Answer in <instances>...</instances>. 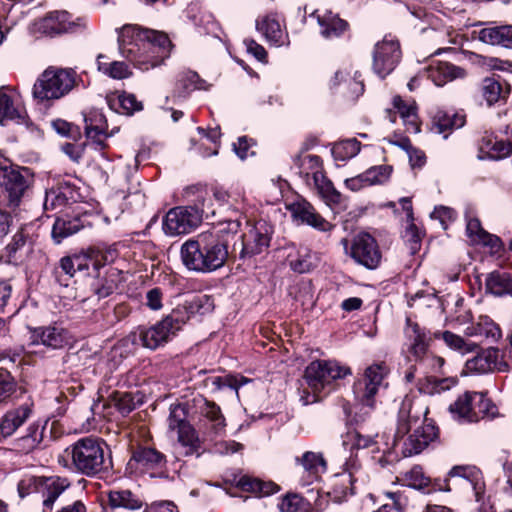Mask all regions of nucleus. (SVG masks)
Wrapping results in <instances>:
<instances>
[{
  "label": "nucleus",
  "instance_id": "f257e3e1",
  "mask_svg": "<svg viewBox=\"0 0 512 512\" xmlns=\"http://www.w3.org/2000/svg\"><path fill=\"white\" fill-rule=\"evenodd\" d=\"M117 32L120 54L141 71L161 65L170 56L171 41L163 32L134 24H125Z\"/></svg>",
  "mask_w": 512,
  "mask_h": 512
},
{
  "label": "nucleus",
  "instance_id": "f03ea898",
  "mask_svg": "<svg viewBox=\"0 0 512 512\" xmlns=\"http://www.w3.org/2000/svg\"><path fill=\"white\" fill-rule=\"evenodd\" d=\"M239 227L238 220H229L224 228L203 232L196 239L187 240L181 246L183 264L189 270L203 273L221 268L229 256L228 241L221 234L223 232L235 234Z\"/></svg>",
  "mask_w": 512,
  "mask_h": 512
},
{
  "label": "nucleus",
  "instance_id": "7ed1b4c3",
  "mask_svg": "<svg viewBox=\"0 0 512 512\" xmlns=\"http://www.w3.org/2000/svg\"><path fill=\"white\" fill-rule=\"evenodd\" d=\"M428 409L420 402L406 396L399 408L394 447H401L405 457L419 454L437 437V427L423 421Z\"/></svg>",
  "mask_w": 512,
  "mask_h": 512
},
{
  "label": "nucleus",
  "instance_id": "20e7f679",
  "mask_svg": "<svg viewBox=\"0 0 512 512\" xmlns=\"http://www.w3.org/2000/svg\"><path fill=\"white\" fill-rule=\"evenodd\" d=\"M187 320L185 309L178 307L156 324L138 327L129 335V339L134 345L155 350L170 341Z\"/></svg>",
  "mask_w": 512,
  "mask_h": 512
},
{
  "label": "nucleus",
  "instance_id": "39448f33",
  "mask_svg": "<svg viewBox=\"0 0 512 512\" xmlns=\"http://www.w3.org/2000/svg\"><path fill=\"white\" fill-rule=\"evenodd\" d=\"M79 75L72 68H47L33 86V96L40 101L57 100L78 86Z\"/></svg>",
  "mask_w": 512,
  "mask_h": 512
},
{
  "label": "nucleus",
  "instance_id": "423d86ee",
  "mask_svg": "<svg viewBox=\"0 0 512 512\" xmlns=\"http://www.w3.org/2000/svg\"><path fill=\"white\" fill-rule=\"evenodd\" d=\"M104 443L96 437L87 436L66 448L74 468L86 475L94 476L105 469Z\"/></svg>",
  "mask_w": 512,
  "mask_h": 512
},
{
  "label": "nucleus",
  "instance_id": "0eeeda50",
  "mask_svg": "<svg viewBox=\"0 0 512 512\" xmlns=\"http://www.w3.org/2000/svg\"><path fill=\"white\" fill-rule=\"evenodd\" d=\"M452 418L459 423H475L488 417L494 418L497 407L479 392H465L449 406Z\"/></svg>",
  "mask_w": 512,
  "mask_h": 512
},
{
  "label": "nucleus",
  "instance_id": "6e6552de",
  "mask_svg": "<svg viewBox=\"0 0 512 512\" xmlns=\"http://www.w3.org/2000/svg\"><path fill=\"white\" fill-rule=\"evenodd\" d=\"M86 25L85 19H73L67 11L56 10L35 19L30 25V31L34 35L52 38L66 33L79 32L86 28Z\"/></svg>",
  "mask_w": 512,
  "mask_h": 512
},
{
  "label": "nucleus",
  "instance_id": "1a4fd4ad",
  "mask_svg": "<svg viewBox=\"0 0 512 512\" xmlns=\"http://www.w3.org/2000/svg\"><path fill=\"white\" fill-rule=\"evenodd\" d=\"M349 374H351L350 369L335 360H316L306 367L304 378L314 394H320L331 391L335 380Z\"/></svg>",
  "mask_w": 512,
  "mask_h": 512
},
{
  "label": "nucleus",
  "instance_id": "9d476101",
  "mask_svg": "<svg viewBox=\"0 0 512 512\" xmlns=\"http://www.w3.org/2000/svg\"><path fill=\"white\" fill-rule=\"evenodd\" d=\"M388 373L389 368L384 362L374 363L368 366L363 376L355 382L354 393L364 407H374L376 396L388 386L385 381Z\"/></svg>",
  "mask_w": 512,
  "mask_h": 512
},
{
  "label": "nucleus",
  "instance_id": "9b49d317",
  "mask_svg": "<svg viewBox=\"0 0 512 512\" xmlns=\"http://www.w3.org/2000/svg\"><path fill=\"white\" fill-rule=\"evenodd\" d=\"M205 213L204 200L194 206H179L170 209L164 220L163 230L166 235L188 234L198 227Z\"/></svg>",
  "mask_w": 512,
  "mask_h": 512
},
{
  "label": "nucleus",
  "instance_id": "f8f14e48",
  "mask_svg": "<svg viewBox=\"0 0 512 512\" xmlns=\"http://www.w3.org/2000/svg\"><path fill=\"white\" fill-rule=\"evenodd\" d=\"M0 187L3 189L7 207L15 210L28 187L26 178L21 172L0 156Z\"/></svg>",
  "mask_w": 512,
  "mask_h": 512
},
{
  "label": "nucleus",
  "instance_id": "ddd939ff",
  "mask_svg": "<svg viewBox=\"0 0 512 512\" xmlns=\"http://www.w3.org/2000/svg\"><path fill=\"white\" fill-rule=\"evenodd\" d=\"M399 42L391 35L385 36L377 42L373 51V70L380 77L385 78L398 65L401 59Z\"/></svg>",
  "mask_w": 512,
  "mask_h": 512
},
{
  "label": "nucleus",
  "instance_id": "4468645a",
  "mask_svg": "<svg viewBox=\"0 0 512 512\" xmlns=\"http://www.w3.org/2000/svg\"><path fill=\"white\" fill-rule=\"evenodd\" d=\"M273 226L265 220L248 224V231L242 236L240 257H253L264 252L270 245Z\"/></svg>",
  "mask_w": 512,
  "mask_h": 512
},
{
  "label": "nucleus",
  "instance_id": "2eb2a0df",
  "mask_svg": "<svg viewBox=\"0 0 512 512\" xmlns=\"http://www.w3.org/2000/svg\"><path fill=\"white\" fill-rule=\"evenodd\" d=\"M286 209L298 225H308L321 232H327L333 228V225L324 219L313 205L304 198L297 197L293 201L287 202Z\"/></svg>",
  "mask_w": 512,
  "mask_h": 512
},
{
  "label": "nucleus",
  "instance_id": "dca6fc26",
  "mask_svg": "<svg viewBox=\"0 0 512 512\" xmlns=\"http://www.w3.org/2000/svg\"><path fill=\"white\" fill-rule=\"evenodd\" d=\"M350 256L367 269H375L381 262V252L376 240L368 233H359L353 239Z\"/></svg>",
  "mask_w": 512,
  "mask_h": 512
},
{
  "label": "nucleus",
  "instance_id": "f3484780",
  "mask_svg": "<svg viewBox=\"0 0 512 512\" xmlns=\"http://www.w3.org/2000/svg\"><path fill=\"white\" fill-rule=\"evenodd\" d=\"M497 370L506 372L509 365L503 360L502 354L498 348L490 347L477 353L473 358L468 359L465 363V371L467 373H487Z\"/></svg>",
  "mask_w": 512,
  "mask_h": 512
},
{
  "label": "nucleus",
  "instance_id": "a211bd4d",
  "mask_svg": "<svg viewBox=\"0 0 512 512\" xmlns=\"http://www.w3.org/2000/svg\"><path fill=\"white\" fill-rule=\"evenodd\" d=\"M166 457L152 447H137L127 463V469L134 473H147L165 466Z\"/></svg>",
  "mask_w": 512,
  "mask_h": 512
},
{
  "label": "nucleus",
  "instance_id": "6ab92c4d",
  "mask_svg": "<svg viewBox=\"0 0 512 512\" xmlns=\"http://www.w3.org/2000/svg\"><path fill=\"white\" fill-rule=\"evenodd\" d=\"M31 345H43L50 349H62L70 342L68 331L59 325L37 327L30 332Z\"/></svg>",
  "mask_w": 512,
  "mask_h": 512
},
{
  "label": "nucleus",
  "instance_id": "aec40b11",
  "mask_svg": "<svg viewBox=\"0 0 512 512\" xmlns=\"http://www.w3.org/2000/svg\"><path fill=\"white\" fill-rule=\"evenodd\" d=\"M33 403L8 410L0 420V442L13 435L33 414Z\"/></svg>",
  "mask_w": 512,
  "mask_h": 512
},
{
  "label": "nucleus",
  "instance_id": "412c9836",
  "mask_svg": "<svg viewBox=\"0 0 512 512\" xmlns=\"http://www.w3.org/2000/svg\"><path fill=\"white\" fill-rule=\"evenodd\" d=\"M37 484L43 498V512H52L55 501L70 486L67 478L59 476L41 477Z\"/></svg>",
  "mask_w": 512,
  "mask_h": 512
},
{
  "label": "nucleus",
  "instance_id": "4be33fe9",
  "mask_svg": "<svg viewBox=\"0 0 512 512\" xmlns=\"http://www.w3.org/2000/svg\"><path fill=\"white\" fill-rule=\"evenodd\" d=\"M84 121L86 137L91 141V145L96 150L104 149L108 134L106 132L107 122L103 113L97 110L90 111L84 116Z\"/></svg>",
  "mask_w": 512,
  "mask_h": 512
},
{
  "label": "nucleus",
  "instance_id": "5701e85b",
  "mask_svg": "<svg viewBox=\"0 0 512 512\" xmlns=\"http://www.w3.org/2000/svg\"><path fill=\"white\" fill-rule=\"evenodd\" d=\"M483 147H485L491 158L501 159L512 153V126L507 125L500 134L494 135L492 132H485L482 137Z\"/></svg>",
  "mask_w": 512,
  "mask_h": 512
},
{
  "label": "nucleus",
  "instance_id": "b1692460",
  "mask_svg": "<svg viewBox=\"0 0 512 512\" xmlns=\"http://www.w3.org/2000/svg\"><path fill=\"white\" fill-rule=\"evenodd\" d=\"M311 17L316 18L320 34L325 39L340 37L348 29V23L345 20L327 9H318L311 14Z\"/></svg>",
  "mask_w": 512,
  "mask_h": 512
},
{
  "label": "nucleus",
  "instance_id": "393cba45",
  "mask_svg": "<svg viewBox=\"0 0 512 512\" xmlns=\"http://www.w3.org/2000/svg\"><path fill=\"white\" fill-rule=\"evenodd\" d=\"M78 196L73 185L60 183L46 192L43 206L46 211L62 209L70 203H75Z\"/></svg>",
  "mask_w": 512,
  "mask_h": 512
},
{
  "label": "nucleus",
  "instance_id": "a878e982",
  "mask_svg": "<svg viewBox=\"0 0 512 512\" xmlns=\"http://www.w3.org/2000/svg\"><path fill=\"white\" fill-rule=\"evenodd\" d=\"M114 257L115 252L113 250L103 252L96 249H88L82 254L72 256L77 272L83 274H85L90 267H92L94 271H98L106 263L112 262Z\"/></svg>",
  "mask_w": 512,
  "mask_h": 512
},
{
  "label": "nucleus",
  "instance_id": "bb28decb",
  "mask_svg": "<svg viewBox=\"0 0 512 512\" xmlns=\"http://www.w3.org/2000/svg\"><path fill=\"white\" fill-rule=\"evenodd\" d=\"M426 74L427 78L439 87L455 79L464 78L466 75L464 69L448 62H432Z\"/></svg>",
  "mask_w": 512,
  "mask_h": 512
},
{
  "label": "nucleus",
  "instance_id": "cd10ccee",
  "mask_svg": "<svg viewBox=\"0 0 512 512\" xmlns=\"http://www.w3.org/2000/svg\"><path fill=\"white\" fill-rule=\"evenodd\" d=\"M465 335L477 337L495 342L502 337V331L497 323L489 316L480 315L476 320L472 321L465 330Z\"/></svg>",
  "mask_w": 512,
  "mask_h": 512
},
{
  "label": "nucleus",
  "instance_id": "c85d7f7f",
  "mask_svg": "<svg viewBox=\"0 0 512 512\" xmlns=\"http://www.w3.org/2000/svg\"><path fill=\"white\" fill-rule=\"evenodd\" d=\"M466 234L472 244L490 247L493 252L501 248L500 238L485 231L478 218L467 219Z\"/></svg>",
  "mask_w": 512,
  "mask_h": 512
},
{
  "label": "nucleus",
  "instance_id": "c756f323",
  "mask_svg": "<svg viewBox=\"0 0 512 512\" xmlns=\"http://www.w3.org/2000/svg\"><path fill=\"white\" fill-rule=\"evenodd\" d=\"M25 116L26 112L18 99L2 87L0 89V124H3L6 120L21 122Z\"/></svg>",
  "mask_w": 512,
  "mask_h": 512
},
{
  "label": "nucleus",
  "instance_id": "7c9ffc66",
  "mask_svg": "<svg viewBox=\"0 0 512 512\" xmlns=\"http://www.w3.org/2000/svg\"><path fill=\"white\" fill-rule=\"evenodd\" d=\"M478 38L485 44L512 49V25L482 28L478 33Z\"/></svg>",
  "mask_w": 512,
  "mask_h": 512
},
{
  "label": "nucleus",
  "instance_id": "2f4dec72",
  "mask_svg": "<svg viewBox=\"0 0 512 512\" xmlns=\"http://www.w3.org/2000/svg\"><path fill=\"white\" fill-rule=\"evenodd\" d=\"M199 404L201 414L205 417L209 424V429L215 435H221L226 427L225 417L223 416L220 407L211 401L202 397L194 399Z\"/></svg>",
  "mask_w": 512,
  "mask_h": 512
},
{
  "label": "nucleus",
  "instance_id": "473e14b6",
  "mask_svg": "<svg viewBox=\"0 0 512 512\" xmlns=\"http://www.w3.org/2000/svg\"><path fill=\"white\" fill-rule=\"evenodd\" d=\"M466 122L465 115L460 112H447L438 110L432 119V130L443 134L452 129H459Z\"/></svg>",
  "mask_w": 512,
  "mask_h": 512
},
{
  "label": "nucleus",
  "instance_id": "72a5a7b5",
  "mask_svg": "<svg viewBox=\"0 0 512 512\" xmlns=\"http://www.w3.org/2000/svg\"><path fill=\"white\" fill-rule=\"evenodd\" d=\"M107 103L114 112L127 116L143 109L142 102L138 101L134 94L127 92L107 97Z\"/></svg>",
  "mask_w": 512,
  "mask_h": 512
},
{
  "label": "nucleus",
  "instance_id": "f704fd0d",
  "mask_svg": "<svg viewBox=\"0 0 512 512\" xmlns=\"http://www.w3.org/2000/svg\"><path fill=\"white\" fill-rule=\"evenodd\" d=\"M397 481L404 486L432 493L436 490L429 477L425 476L420 466H414L409 471L401 473Z\"/></svg>",
  "mask_w": 512,
  "mask_h": 512
},
{
  "label": "nucleus",
  "instance_id": "c9c22d12",
  "mask_svg": "<svg viewBox=\"0 0 512 512\" xmlns=\"http://www.w3.org/2000/svg\"><path fill=\"white\" fill-rule=\"evenodd\" d=\"M406 336L410 340V352L422 361L427 356L429 336L418 324H408Z\"/></svg>",
  "mask_w": 512,
  "mask_h": 512
},
{
  "label": "nucleus",
  "instance_id": "e433bc0d",
  "mask_svg": "<svg viewBox=\"0 0 512 512\" xmlns=\"http://www.w3.org/2000/svg\"><path fill=\"white\" fill-rule=\"evenodd\" d=\"M485 286L495 296L512 295V273L493 271L487 275Z\"/></svg>",
  "mask_w": 512,
  "mask_h": 512
},
{
  "label": "nucleus",
  "instance_id": "4c0bfd02",
  "mask_svg": "<svg viewBox=\"0 0 512 512\" xmlns=\"http://www.w3.org/2000/svg\"><path fill=\"white\" fill-rule=\"evenodd\" d=\"M256 29L259 31L267 42L276 46L285 43V35L281 29L280 23L272 16H265L256 21Z\"/></svg>",
  "mask_w": 512,
  "mask_h": 512
},
{
  "label": "nucleus",
  "instance_id": "58836bf2",
  "mask_svg": "<svg viewBox=\"0 0 512 512\" xmlns=\"http://www.w3.org/2000/svg\"><path fill=\"white\" fill-rule=\"evenodd\" d=\"M176 432L178 443L184 449L183 455L200 457L202 454L201 440L193 426L191 424L184 426Z\"/></svg>",
  "mask_w": 512,
  "mask_h": 512
},
{
  "label": "nucleus",
  "instance_id": "ea45409f",
  "mask_svg": "<svg viewBox=\"0 0 512 512\" xmlns=\"http://www.w3.org/2000/svg\"><path fill=\"white\" fill-rule=\"evenodd\" d=\"M84 227L80 217L57 218L52 228V238L56 244H60L65 238L77 233Z\"/></svg>",
  "mask_w": 512,
  "mask_h": 512
},
{
  "label": "nucleus",
  "instance_id": "a19ab883",
  "mask_svg": "<svg viewBox=\"0 0 512 512\" xmlns=\"http://www.w3.org/2000/svg\"><path fill=\"white\" fill-rule=\"evenodd\" d=\"M97 68L104 75L116 80L126 79L132 75V71L127 63L123 61H108V57L102 54L97 57Z\"/></svg>",
  "mask_w": 512,
  "mask_h": 512
},
{
  "label": "nucleus",
  "instance_id": "79ce46f5",
  "mask_svg": "<svg viewBox=\"0 0 512 512\" xmlns=\"http://www.w3.org/2000/svg\"><path fill=\"white\" fill-rule=\"evenodd\" d=\"M309 186L313 187L326 203H340L341 194L335 189L332 181L326 177L324 171L320 174L316 173Z\"/></svg>",
  "mask_w": 512,
  "mask_h": 512
},
{
  "label": "nucleus",
  "instance_id": "37998d69",
  "mask_svg": "<svg viewBox=\"0 0 512 512\" xmlns=\"http://www.w3.org/2000/svg\"><path fill=\"white\" fill-rule=\"evenodd\" d=\"M44 427L39 423H32L27 428L26 435L15 440V449L22 453H29L35 450L43 440Z\"/></svg>",
  "mask_w": 512,
  "mask_h": 512
},
{
  "label": "nucleus",
  "instance_id": "c03bdc74",
  "mask_svg": "<svg viewBox=\"0 0 512 512\" xmlns=\"http://www.w3.org/2000/svg\"><path fill=\"white\" fill-rule=\"evenodd\" d=\"M108 503L112 508L138 510L142 507V500L130 490H111L108 492Z\"/></svg>",
  "mask_w": 512,
  "mask_h": 512
},
{
  "label": "nucleus",
  "instance_id": "a18cd8bd",
  "mask_svg": "<svg viewBox=\"0 0 512 512\" xmlns=\"http://www.w3.org/2000/svg\"><path fill=\"white\" fill-rule=\"evenodd\" d=\"M295 460L312 479H317L321 473L326 471V461L321 453L307 451Z\"/></svg>",
  "mask_w": 512,
  "mask_h": 512
},
{
  "label": "nucleus",
  "instance_id": "49530a36",
  "mask_svg": "<svg viewBox=\"0 0 512 512\" xmlns=\"http://www.w3.org/2000/svg\"><path fill=\"white\" fill-rule=\"evenodd\" d=\"M237 486L245 492L254 493L256 496H268L278 490V486L272 482H264L249 476H242Z\"/></svg>",
  "mask_w": 512,
  "mask_h": 512
},
{
  "label": "nucleus",
  "instance_id": "de8ad7c7",
  "mask_svg": "<svg viewBox=\"0 0 512 512\" xmlns=\"http://www.w3.org/2000/svg\"><path fill=\"white\" fill-rule=\"evenodd\" d=\"M317 257L308 247L301 246L295 256L289 255V264L293 271L307 273L316 266Z\"/></svg>",
  "mask_w": 512,
  "mask_h": 512
},
{
  "label": "nucleus",
  "instance_id": "09e8293b",
  "mask_svg": "<svg viewBox=\"0 0 512 512\" xmlns=\"http://www.w3.org/2000/svg\"><path fill=\"white\" fill-rule=\"evenodd\" d=\"M451 477H461L467 480L475 491L476 500H480L483 484L481 482V475L479 469L475 466H455L450 472Z\"/></svg>",
  "mask_w": 512,
  "mask_h": 512
},
{
  "label": "nucleus",
  "instance_id": "8fccbe9b",
  "mask_svg": "<svg viewBox=\"0 0 512 512\" xmlns=\"http://www.w3.org/2000/svg\"><path fill=\"white\" fill-rule=\"evenodd\" d=\"M353 476L348 471L335 474L332 480V494L336 501H342L348 495H352L353 492Z\"/></svg>",
  "mask_w": 512,
  "mask_h": 512
},
{
  "label": "nucleus",
  "instance_id": "3c124183",
  "mask_svg": "<svg viewBox=\"0 0 512 512\" xmlns=\"http://www.w3.org/2000/svg\"><path fill=\"white\" fill-rule=\"evenodd\" d=\"M510 92V86L504 90L499 79L485 78L482 83V95L488 105L496 103L500 99L506 98Z\"/></svg>",
  "mask_w": 512,
  "mask_h": 512
},
{
  "label": "nucleus",
  "instance_id": "603ef678",
  "mask_svg": "<svg viewBox=\"0 0 512 512\" xmlns=\"http://www.w3.org/2000/svg\"><path fill=\"white\" fill-rule=\"evenodd\" d=\"M300 174L305 178L308 185H311V179L317 174L323 172L322 160L317 155H304L299 158Z\"/></svg>",
  "mask_w": 512,
  "mask_h": 512
},
{
  "label": "nucleus",
  "instance_id": "864d4df0",
  "mask_svg": "<svg viewBox=\"0 0 512 512\" xmlns=\"http://www.w3.org/2000/svg\"><path fill=\"white\" fill-rule=\"evenodd\" d=\"M360 151V142L353 139H347L335 143L331 149L333 158L336 161H346L356 156Z\"/></svg>",
  "mask_w": 512,
  "mask_h": 512
},
{
  "label": "nucleus",
  "instance_id": "5fc2aeb1",
  "mask_svg": "<svg viewBox=\"0 0 512 512\" xmlns=\"http://www.w3.org/2000/svg\"><path fill=\"white\" fill-rule=\"evenodd\" d=\"M441 336L445 344L451 350H454L460 353L461 355L474 352L478 348V345L476 343L472 341H466L461 336L454 334L450 331L443 332Z\"/></svg>",
  "mask_w": 512,
  "mask_h": 512
},
{
  "label": "nucleus",
  "instance_id": "6e6d98bb",
  "mask_svg": "<svg viewBox=\"0 0 512 512\" xmlns=\"http://www.w3.org/2000/svg\"><path fill=\"white\" fill-rule=\"evenodd\" d=\"M375 444L374 436L364 435L360 430L354 429L347 432L343 439V445H350V449H366Z\"/></svg>",
  "mask_w": 512,
  "mask_h": 512
},
{
  "label": "nucleus",
  "instance_id": "4d7b16f0",
  "mask_svg": "<svg viewBox=\"0 0 512 512\" xmlns=\"http://www.w3.org/2000/svg\"><path fill=\"white\" fill-rule=\"evenodd\" d=\"M168 428L171 431H178L184 426L190 425L187 420V409L184 404L172 405L167 419Z\"/></svg>",
  "mask_w": 512,
  "mask_h": 512
},
{
  "label": "nucleus",
  "instance_id": "13d9d810",
  "mask_svg": "<svg viewBox=\"0 0 512 512\" xmlns=\"http://www.w3.org/2000/svg\"><path fill=\"white\" fill-rule=\"evenodd\" d=\"M392 167L389 165L373 166L363 172L369 186L383 184L390 178Z\"/></svg>",
  "mask_w": 512,
  "mask_h": 512
},
{
  "label": "nucleus",
  "instance_id": "bf43d9fd",
  "mask_svg": "<svg viewBox=\"0 0 512 512\" xmlns=\"http://www.w3.org/2000/svg\"><path fill=\"white\" fill-rule=\"evenodd\" d=\"M281 512H306L308 503L298 494H288L279 503Z\"/></svg>",
  "mask_w": 512,
  "mask_h": 512
},
{
  "label": "nucleus",
  "instance_id": "052dcab7",
  "mask_svg": "<svg viewBox=\"0 0 512 512\" xmlns=\"http://www.w3.org/2000/svg\"><path fill=\"white\" fill-rule=\"evenodd\" d=\"M207 384L211 383V385L216 389L220 390L225 386L230 387L231 389H234L236 393L238 392V389L241 385L248 382V379L244 377H236V376H226V377H220V376H212L207 378Z\"/></svg>",
  "mask_w": 512,
  "mask_h": 512
},
{
  "label": "nucleus",
  "instance_id": "680f3d73",
  "mask_svg": "<svg viewBox=\"0 0 512 512\" xmlns=\"http://www.w3.org/2000/svg\"><path fill=\"white\" fill-rule=\"evenodd\" d=\"M16 383L11 374L4 369L0 370V403L8 399L15 391Z\"/></svg>",
  "mask_w": 512,
  "mask_h": 512
},
{
  "label": "nucleus",
  "instance_id": "e2e57ef3",
  "mask_svg": "<svg viewBox=\"0 0 512 512\" xmlns=\"http://www.w3.org/2000/svg\"><path fill=\"white\" fill-rule=\"evenodd\" d=\"M27 244V237L23 233V230L17 232L12 242L7 245L6 250L8 253L9 261H17L20 257H17V253L22 251Z\"/></svg>",
  "mask_w": 512,
  "mask_h": 512
},
{
  "label": "nucleus",
  "instance_id": "0e129e2a",
  "mask_svg": "<svg viewBox=\"0 0 512 512\" xmlns=\"http://www.w3.org/2000/svg\"><path fill=\"white\" fill-rule=\"evenodd\" d=\"M52 127L57 132V134L72 138L74 140H76L80 135L77 127L62 119H56L52 121Z\"/></svg>",
  "mask_w": 512,
  "mask_h": 512
},
{
  "label": "nucleus",
  "instance_id": "69168bd1",
  "mask_svg": "<svg viewBox=\"0 0 512 512\" xmlns=\"http://www.w3.org/2000/svg\"><path fill=\"white\" fill-rule=\"evenodd\" d=\"M115 405L122 415H127L135 409L133 397L129 393L118 394Z\"/></svg>",
  "mask_w": 512,
  "mask_h": 512
},
{
  "label": "nucleus",
  "instance_id": "338daca9",
  "mask_svg": "<svg viewBox=\"0 0 512 512\" xmlns=\"http://www.w3.org/2000/svg\"><path fill=\"white\" fill-rule=\"evenodd\" d=\"M163 292L160 288L155 287L150 289L146 294V305L151 310H160L163 306L162 304Z\"/></svg>",
  "mask_w": 512,
  "mask_h": 512
},
{
  "label": "nucleus",
  "instance_id": "774afa93",
  "mask_svg": "<svg viewBox=\"0 0 512 512\" xmlns=\"http://www.w3.org/2000/svg\"><path fill=\"white\" fill-rule=\"evenodd\" d=\"M242 448H243V445L234 440L220 441V442H217L214 446L215 452L220 455L233 454V453L240 451Z\"/></svg>",
  "mask_w": 512,
  "mask_h": 512
}]
</instances>
